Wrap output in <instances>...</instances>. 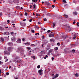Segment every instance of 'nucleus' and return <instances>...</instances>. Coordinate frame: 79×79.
I'll use <instances>...</instances> for the list:
<instances>
[{
  "label": "nucleus",
  "instance_id": "f257e3e1",
  "mask_svg": "<svg viewBox=\"0 0 79 79\" xmlns=\"http://www.w3.org/2000/svg\"><path fill=\"white\" fill-rule=\"evenodd\" d=\"M63 40H62V42H68L70 41V37L69 36H64L63 37Z\"/></svg>",
  "mask_w": 79,
  "mask_h": 79
},
{
  "label": "nucleus",
  "instance_id": "f03ea898",
  "mask_svg": "<svg viewBox=\"0 0 79 79\" xmlns=\"http://www.w3.org/2000/svg\"><path fill=\"white\" fill-rule=\"evenodd\" d=\"M17 52H19L20 53H23L24 52V49L22 47H19L16 51Z\"/></svg>",
  "mask_w": 79,
  "mask_h": 79
},
{
  "label": "nucleus",
  "instance_id": "7ed1b4c3",
  "mask_svg": "<svg viewBox=\"0 0 79 79\" xmlns=\"http://www.w3.org/2000/svg\"><path fill=\"white\" fill-rule=\"evenodd\" d=\"M17 62L18 63H19L20 64L22 65H23V64H24V61L22 60H18L17 61Z\"/></svg>",
  "mask_w": 79,
  "mask_h": 79
},
{
  "label": "nucleus",
  "instance_id": "20e7f679",
  "mask_svg": "<svg viewBox=\"0 0 79 79\" xmlns=\"http://www.w3.org/2000/svg\"><path fill=\"white\" fill-rule=\"evenodd\" d=\"M43 71V70L42 69L40 70H39L38 71V73H39L40 75H42V72Z\"/></svg>",
  "mask_w": 79,
  "mask_h": 79
},
{
  "label": "nucleus",
  "instance_id": "39448f33",
  "mask_svg": "<svg viewBox=\"0 0 79 79\" xmlns=\"http://www.w3.org/2000/svg\"><path fill=\"white\" fill-rule=\"evenodd\" d=\"M13 48L12 47H9L8 48V51H9V52H10H10H11L12 50H13Z\"/></svg>",
  "mask_w": 79,
  "mask_h": 79
},
{
  "label": "nucleus",
  "instance_id": "423d86ee",
  "mask_svg": "<svg viewBox=\"0 0 79 79\" xmlns=\"http://www.w3.org/2000/svg\"><path fill=\"white\" fill-rule=\"evenodd\" d=\"M13 2L14 3H19V0H14Z\"/></svg>",
  "mask_w": 79,
  "mask_h": 79
},
{
  "label": "nucleus",
  "instance_id": "0eeeda50",
  "mask_svg": "<svg viewBox=\"0 0 79 79\" xmlns=\"http://www.w3.org/2000/svg\"><path fill=\"white\" fill-rule=\"evenodd\" d=\"M14 57H15V59H18L19 58H20V56H18V55H14L13 56Z\"/></svg>",
  "mask_w": 79,
  "mask_h": 79
},
{
  "label": "nucleus",
  "instance_id": "6e6552de",
  "mask_svg": "<svg viewBox=\"0 0 79 79\" xmlns=\"http://www.w3.org/2000/svg\"><path fill=\"white\" fill-rule=\"evenodd\" d=\"M17 43H18V44H20V43L21 42V40L20 39H18L17 41Z\"/></svg>",
  "mask_w": 79,
  "mask_h": 79
},
{
  "label": "nucleus",
  "instance_id": "1a4fd4ad",
  "mask_svg": "<svg viewBox=\"0 0 79 79\" xmlns=\"http://www.w3.org/2000/svg\"><path fill=\"white\" fill-rule=\"evenodd\" d=\"M8 45L9 46H13V43H12L11 42H9V43H8Z\"/></svg>",
  "mask_w": 79,
  "mask_h": 79
},
{
  "label": "nucleus",
  "instance_id": "9d476101",
  "mask_svg": "<svg viewBox=\"0 0 79 79\" xmlns=\"http://www.w3.org/2000/svg\"><path fill=\"white\" fill-rule=\"evenodd\" d=\"M66 28H67V30H69V32H70V31H71V29L69 28V27L68 26H66Z\"/></svg>",
  "mask_w": 79,
  "mask_h": 79
},
{
  "label": "nucleus",
  "instance_id": "9b49d317",
  "mask_svg": "<svg viewBox=\"0 0 79 79\" xmlns=\"http://www.w3.org/2000/svg\"><path fill=\"white\" fill-rule=\"evenodd\" d=\"M0 40L1 42H3L4 41V39L2 37H1L0 38Z\"/></svg>",
  "mask_w": 79,
  "mask_h": 79
},
{
  "label": "nucleus",
  "instance_id": "f8f14e48",
  "mask_svg": "<svg viewBox=\"0 0 79 79\" xmlns=\"http://www.w3.org/2000/svg\"><path fill=\"white\" fill-rule=\"evenodd\" d=\"M10 33L8 32H5L3 33V35H9Z\"/></svg>",
  "mask_w": 79,
  "mask_h": 79
},
{
  "label": "nucleus",
  "instance_id": "ddd939ff",
  "mask_svg": "<svg viewBox=\"0 0 79 79\" xmlns=\"http://www.w3.org/2000/svg\"><path fill=\"white\" fill-rule=\"evenodd\" d=\"M49 37H54V35L53 34H50L49 35Z\"/></svg>",
  "mask_w": 79,
  "mask_h": 79
},
{
  "label": "nucleus",
  "instance_id": "4468645a",
  "mask_svg": "<svg viewBox=\"0 0 79 79\" xmlns=\"http://www.w3.org/2000/svg\"><path fill=\"white\" fill-rule=\"evenodd\" d=\"M4 54H7L8 55H10V52H7L6 51H4Z\"/></svg>",
  "mask_w": 79,
  "mask_h": 79
},
{
  "label": "nucleus",
  "instance_id": "2eb2a0df",
  "mask_svg": "<svg viewBox=\"0 0 79 79\" xmlns=\"http://www.w3.org/2000/svg\"><path fill=\"white\" fill-rule=\"evenodd\" d=\"M9 17H11L13 16L12 13H10L9 15H7Z\"/></svg>",
  "mask_w": 79,
  "mask_h": 79
},
{
  "label": "nucleus",
  "instance_id": "dca6fc26",
  "mask_svg": "<svg viewBox=\"0 0 79 79\" xmlns=\"http://www.w3.org/2000/svg\"><path fill=\"white\" fill-rule=\"evenodd\" d=\"M25 45H30V42H27L25 43L24 44Z\"/></svg>",
  "mask_w": 79,
  "mask_h": 79
},
{
  "label": "nucleus",
  "instance_id": "f3484780",
  "mask_svg": "<svg viewBox=\"0 0 79 79\" xmlns=\"http://www.w3.org/2000/svg\"><path fill=\"white\" fill-rule=\"evenodd\" d=\"M44 3L47 5H50V4L49 2H45Z\"/></svg>",
  "mask_w": 79,
  "mask_h": 79
},
{
  "label": "nucleus",
  "instance_id": "a211bd4d",
  "mask_svg": "<svg viewBox=\"0 0 79 79\" xmlns=\"http://www.w3.org/2000/svg\"><path fill=\"white\" fill-rule=\"evenodd\" d=\"M46 15H47V16H51V14H50V13H46Z\"/></svg>",
  "mask_w": 79,
  "mask_h": 79
},
{
  "label": "nucleus",
  "instance_id": "6ab92c4d",
  "mask_svg": "<svg viewBox=\"0 0 79 79\" xmlns=\"http://www.w3.org/2000/svg\"><path fill=\"white\" fill-rule=\"evenodd\" d=\"M74 37H73V39H75L76 38V34H74Z\"/></svg>",
  "mask_w": 79,
  "mask_h": 79
},
{
  "label": "nucleus",
  "instance_id": "aec40b11",
  "mask_svg": "<svg viewBox=\"0 0 79 79\" xmlns=\"http://www.w3.org/2000/svg\"><path fill=\"white\" fill-rule=\"evenodd\" d=\"M39 29V26H35V30H36V31L37 30V29Z\"/></svg>",
  "mask_w": 79,
  "mask_h": 79
},
{
  "label": "nucleus",
  "instance_id": "412c9836",
  "mask_svg": "<svg viewBox=\"0 0 79 79\" xmlns=\"http://www.w3.org/2000/svg\"><path fill=\"white\" fill-rule=\"evenodd\" d=\"M4 59L6 60L5 61V62H6L7 61H8V59H7V57H4Z\"/></svg>",
  "mask_w": 79,
  "mask_h": 79
},
{
  "label": "nucleus",
  "instance_id": "4be33fe9",
  "mask_svg": "<svg viewBox=\"0 0 79 79\" xmlns=\"http://www.w3.org/2000/svg\"><path fill=\"white\" fill-rule=\"evenodd\" d=\"M74 75L76 76V77H79V75H78V74L77 73H76L74 74Z\"/></svg>",
  "mask_w": 79,
  "mask_h": 79
},
{
  "label": "nucleus",
  "instance_id": "5701e85b",
  "mask_svg": "<svg viewBox=\"0 0 79 79\" xmlns=\"http://www.w3.org/2000/svg\"><path fill=\"white\" fill-rule=\"evenodd\" d=\"M73 14L74 15H77V12H73Z\"/></svg>",
  "mask_w": 79,
  "mask_h": 79
},
{
  "label": "nucleus",
  "instance_id": "b1692460",
  "mask_svg": "<svg viewBox=\"0 0 79 79\" xmlns=\"http://www.w3.org/2000/svg\"><path fill=\"white\" fill-rule=\"evenodd\" d=\"M54 49H55V50H58V48L57 47H56L54 48Z\"/></svg>",
  "mask_w": 79,
  "mask_h": 79
},
{
  "label": "nucleus",
  "instance_id": "393cba45",
  "mask_svg": "<svg viewBox=\"0 0 79 79\" xmlns=\"http://www.w3.org/2000/svg\"><path fill=\"white\" fill-rule=\"evenodd\" d=\"M64 3H66L67 2H66V1L65 0H63L62 1Z\"/></svg>",
  "mask_w": 79,
  "mask_h": 79
},
{
  "label": "nucleus",
  "instance_id": "a878e982",
  "mask_svg": "<svg viewBox=\"0 0 79 79\" xmlns=\"http://www.w3.org/2000/svg\"><path fill=\"white\" fill-rule=\"evenodd\" d=\"M9 2L10 3H13V1L11 0H9Z\"/></svg>",
  "mask_w": 79,
  "mask_h": 79
},
{
  "label": "nucleus",
  "instance_id": "bb28decb",
  "mask_svg": "<svg viewBox=\"0 0 79 79\" xmlns=\"http://www.w3.org/2000/svg\"><path fill=\"white\" fill-rule=\"evenodd\" d=\"M52 50L50 49L49 50V51L48 52V53H52Z\"/></svg>",
  "mask_w": 79,
  "mask_h": 79
},
{
  "label": "nucleus",
  "instance_id": "cd10ccee",
  "mask_svg": "<svg viewBox=\"0 0 79 79\" xmlns=\"http://www.w3.org/2000/svg\"><path fill=\"white\" fill-rule=\"evenodd\" d=\"M40 68V65H38L37 66V68L39 69V68Z\"/></svg>",
  "mask_w": 79,
  "mask_h": 79
},
{
  "label": "nucleus",
  "instance_id": "c85d7f7f",
  "mask_svg": "<svg viewBox=\"0 0 79 79\" xmlns=\"http://www.w3.org/2000/svg\"><path fill=\"white\" fill-rule=\"evenodd\" d=\"M52 26H53V27L54 28V27H55V26H56V25L55 23H53Z\"/></svg>",
  "mask_w": 79,
  "mask_h": 79
},
{
  "label": "nucleus",
  "instance_id": "c756f323",
  "mask_svg": "<svg viewBox=\"0 0 79 79\" xmlns=\"http://www.w3.org/2000/svg\"><path fill=\"white\" fill-rule=\"evenodd\" d=\"M55 77H58V74L56 73Z\"/></svg>",
  "mask_w": 79,
  "mask_h": 79
},
{
  "label": "nucleus",
  "instance_id": "7c9ffc66",
  "mask_svg": "<svg viewBox=\"0 0 79 79\" xmlns=\"http://www.w3.org/2000/svg\"><path fill=\"white\" fill-rule=\"evenodd\" d=\"M50 42H53V39H50Z\"/></svg>",
  "mask_w": 79,
  "mask_h": 79
},
{
  "label": "nucleus",
  "instance_id": "2f4dec72",
  "mask_svg": "<svg viewBox=\"0 0 79 79\" xmlns=\"http://www.w3.org/2000/svg\"><path fill=\"white\" fill-rule=\"evenodd\" d=\"M21 7H20V6H19V10H22V9H23L22 7H21Z\"/></svg>",
  "mask_w": 79,
  "mask_h": 79
},
{
  "label": "nucleus",
  "instance_id": "473e14b6",
  "mask_svg": "<svg viewBox=\"0 0 79 79\" xmlns=\"http://www.w3.org/2000/svg\"><path fill=\"white\" fill-rule=\"evenodd\" d=\"M47 43H48V42L46 41H45L44 42V44H47Z\"/></svg>",
  "mask_w": 79,
  "mask_h": 79
},
{
  "label": "nucleus",
  "instance_id": "72a5a7b5",
  "mask_svg": "<svg viewBox=\"0 0 79 79\" xmlns=\"http://www.w3.org/2000/svg\"><path fill=\"white\" fill-rule=\"evenodd\" d=\"M17 60H16V59H14L13 60V61L14 62H16V61H17Z\"/></svg>",
  "mask_w": 79,
  "mask_h": 79
},
{
  "label": "nucleus",
  "instance_id": "f704fd0d",
  "mask_svg": "<svg viewBox=\"0 0 79 79\" xmlns=\"http://www.w3.org/2000/svg\"><path fill=\"white\" fill-rule=\"evenodd\" d=\"M35 35H39V33H37L35 34Z\"/></svg>",
  "mask_w": 79,
  "mask_h": 79
},
{
  "label": "nucleus",
  "instance_id": "c9c22d12",
  "mask_svg": "<svg viewBox=\"0 0 79 79\" xmlns=\"http://www.w3.org/2000/svg\"><path fill=\"white\" fill-rule=\"evenodd\" d=\"M31 46H32V47H35V45L34 44H31Z\"/></svg>",
  "mask_w": 79,
  "mask_h": 79
},
{
  "label": "nucleus",
  "instance_id": "e433bc0d",
  "mask_svg": "<svg viewBox=\"0 0 79 79\" xmlns=\"http://www.w3.org/2000/svg\"><path fill=\"white\" fill-rule=\"evenodd\" d=\"M35 4H34L33 5V8H34V9H35Z\"/></svg>",
  "mask_w": 79,
  "mask_h": 79
},
{
  "label": "nucleus",
  "instance_id": "4c0bfd02",
  "mask_svg": "<svg viewBox=\"0 0 79 79\" xmlns=\"http://www.w3.org/2000/svg\"><path fill=\"white\" fill-rule=\"evenodd\" d=\"M44 19V21H47V19H46V18Z\"/></svg>",
  "mask_w": 79,
  "mask_h": 79
},
{
  "label": "nucleus",
  "instance_id": "58836bf2",
  "mask_svg": "<svg viewBox=\"0 0 79 79\" xmlns=\"http://www.w3.org/2000/svg\"><path fill=\"white\" fill-rule=\"evenodd\" d=\"M31 32H32L33 33H34V32H35L34 31V30H31Z\"/></svg>",
  "mask_w": 79,
  "mask_h": 79
},
{
  "label": "nucleus",
  "instance_id": "ea45409f",
  "mask_svg": "<svg viewBox=\"0 0 79 79\" xmlns=\"http://www.w3.org/2000/svg\"><path fill=\"white\" fill-rule=\"evenodd\" d=\"M57 45H58L59 46H60V43H58L57 44Z\"/></svg>",
  "mask_w": 79,
  "mask_h": 79
},
{
  "label": "nucleus",
  "instance_id": "a19ab883",
  "mask_svg": "<svg viewBox=\"0 0 79 79\" xmlns=\"http://www.w3.org/2000/svg\"><path fill=\"white\" fill-rule=\"evenodd\" d=\"M40 16V14L39 15L38 14H36V16Z\"/></svg>",
  "mask_w": 79,
  "mask_h": 79
},
{
  "label": "nucleus",
  "instance_id": "79ce46f5",
  "mask_svg": "<svg viewBox=\"0 0 79 79\" xmlns=\"http://www.w3.org/2000/svg\"><path fill=\"white\" fill-rule=\"evenodd\" d=\"M25 16H27V12H26L25 13Z\"/></svg>",
  "mask_w": 79,
  "mask_h": 79
},
{
  "label": "nucleus",
  "instance_id": "37998d69",
  "mask_svg": "<svg viewBox=\"0 0 79 79\" xmlns=\"http://www.w3.org/2000/svg\"><path fill=\"white\" fill-rule=\"evenodd\" d=\"M51 32V31L50 30H48L47 31V32H48V33H49V32Z\"/></svg>",
  "mask_w": 79,
  "mask_h": 79
},
{
  "label": "nucleus",
  "instance_id": "c03bdc74",
  "mask_svg": "<svg viewBox=\"0 0 79 79\" xmlns=\"http://www.w3.org/2000/svg\"><path fill=\"white\" fill-rule=\"evenodd\" d=\"M55 78H56V77L55 76H54L53 77L52 79H55Z\"/></svg>",
  "mask_w": 79,
  "mask_h": 79
},
{
  "label": "nucleus",
  "instance_id": "a18cd8bd",
  "mask_svg": "<svg viewBox=\"0 0 79 79\" xmlns=\"http://www.w3.org/2000/svg\"><path fill=\"white\" fill-rule=\"evenodd\" d=\"M33 2H36V0H32Z\"/></svg>",
  "mask_w": 79,
  "mask_h": 79
},
{
  "label": "nucleus",
  "instance_id": "49530a36",
  "mask_svg": "<svg viewBox=\"0 0 79 79\" xmlns=\"http://www.w3.org/2000/svg\"><path fill=\"white\" fill-rule=\"evenodd\" d=\"M79 23H78L77 24V26H78V27H79Z\"/></svg>",
  "mask_w": 79,
  "mask_h": 79
},
{
  "label": "nucleus",
  "instance_id": "de8ad7c7",
  "mask_svg": "<svg viewBox=\"0 0 79 79\" xmlns=\"http://www.w3.org/2000/svg\"><path fill=\"white\" fill-rule=\"evenodd\" d=\"M32 19H30V20H29V22H32Z\"/></svg>",
  "mask_w": 79,
  "mask_h": 79
},
{
  "label": "nucleus",
  "instance_id": "09e8293b",
  "mask_svg": "<svg viewBox=\"0 0 79 79\" xmlns=\"http://www.w3.org/2000/svg\"><path fill=\"white\" fill-rule=\"evenodd\" d=\"M16 70V68H14L13 69V71H15Z\"/></svg>",
  "mask_w": 79,
  "mask_h": 79
},
{
  "label": "nucleus",
  "instance_id": "8fccbe9b",
  "mask_svg": "<svg viewBox=\"0 0 79 79\" xmlns=\"http://www.w3.org/2000/svg\"><path fill=\"white\" fill-rule=\"evenodd\" d=\"M6 75H8L9 74V73L7 72V73H6Z\"/></svg>",
  "mask_w": 79,
  "mask_h": 79
},
{
  "label": "nucleus",
  "instance_id": "3c124183",
  "mask_svg": "<svg viewBox=\"0 0 79 79\" xmlns=\"http://www.w3.org/2000/svg\"><path fill=\"white\" fill-rule=\"evenodd\" d=\"M27 49H28V50H31V48H30L29 47H28Z\"/></svg>",
  "mask_w": 79,
  "mask_h": 79
},
{
  "label": "nucleus",
  "instance_id": "603ef678",
  "mask_svg": "<svg viewBox=\"0 0 79 79\" xmlns=\"http://www.w3.org/2000/svg\"><path fill=\"white\" fill-rule=\"evenodd\" d=\"M54 60V57H52V60L53 61Z\"/></svg>",
  "mask_w": 79,
  "mask_h": 79
},
{
  "label": "nucleus",
  "instance_id": "864d4df0",
  "mask_svg": "<svg viewBox=\"0 0 79 79\" xmlns=\"http://www.w3.org/2000/svg\"><path fill=\"white\" fill-rule=\"evenodd\" d=\"M7 22L8 23H10V20H7Z\"/></svg>",
  "mask_w": 79,
  "mask_h": 79
},
{
  "label": "nucleus",
  "instance_id": "5fc2aeb1",
  "mask_svg": "<svg viewBox=\"0 0 79 79\" xmlns=\"http://www.w3.org/2000/svg\"><path fill=\"white\" fill-rule=\"evenodd\" d=\"M52 8H54L55 7V5H52Z\"/></svg>",
  "mask_w": 79,
  "mask_h": 79
},
{
  "label": "nucleus",
  "instance_id": "6e6d98bb",
  "mask_svg": "<svg viewBox=\"0 0 79 79\" xmlns=\"http://www.w3.org/2000/svg\"><path fill=\"white\" fill-rule=\"evenodd\" d=\"M25 40V39L24 38H23L22 39V40H23V41H24Z\"/></svg>",
  "mask_w": 79,
  "mask_h": 79
},
{
  "label": "nucleus",
  "instance_id": "4d7b16f0",
  "mask_svg": "<svg viewBox=\"0 0 79 79\" xmlns=\"http://www.w3.org/2000/svg\"><path fill=\"white\" fill-rule=\"evenodd\" d=\"M32 58H33V59H35V56H33Z\"/></svg>",
  "mask_w": 79,
  "mask_h": 79
},
{
  "label": "nucleus",
  "instance_id": "13d9d810",
  "mask_svg": "<svg viewBox=\"0 0 79 79\" xmlns=\"http://www.w3.org/2000/svg\"><path fill=\"white\" fill-rule=\"evenodd\" d=\"M72 52H75V50H74V49L72 50Z\"/></svg>",
  "mask_w": 79,
  "mask_h": 79
},
{
  "label": "nucleus",
  "instance_id": "bf43d9fd",
  "mask_svg": "<svg viewBox=\"0 0 79 79\" xmlns=\"http://www.w3.org/2000/svg\"><path fill=\"white\" fill-rule=\"evenodd\" d=\"M73 24H75L76 23V22L74 21V22H73Z\"/></svg>",
  "mask_w": 79,
  "mask_h": 79
},
{
  "label": "nucleus",
  "instance_id": "052dcab7",
  "mask_svg": "<svg viewBox=\"0 0 79 79\" xmlns=\"http://www.w3.org/2000/svg\"><path fill=\"white\" fill-rule=\"evenodd\" d=\"M2 62L0 61V64H2Z\"/></svg>",
  "mask_w": 79,
  "mask_h": 79
},
{
  "label": "nucleus",
  "instance_id": "680f3d73",
  "mask_svg": "<svg viewBox=\"0 0 79 79\" xmlns=\"http://www.w3.org/2000/svg\"><path fill=\"white\" fill-rule=\"evenodd\" d=\"M30 8H32V5H30Z\"/></svg>",
  "mask_w": 79,
  "mask_h": 79
},
{
  "label": "nucleus",
  "instance_id": "e2e57ef3",
  "mask_svg": "<svg viewBox=\"0 0 79 79\" xmlns=\"http://www.w3.org/2000/svg\"><path fill=\"white\" fill-rule=\"evenodd\" d=\"M11 34H14V32H11Z\"/></svg>",
  "mask_w": 79,
  "mask_h": 79
},
{
  "label": "nucleus",
  "instance_id": "0e129e2a",
  "mask_svg": "<svg viewBox=\"0 0 79 79\" xmlns=\"http://www.w3.org/2000/svg\"><path fill=\"white\" fill-rule=\"evenodd\" d=\"M43 39H44V35H43L42 36Z\"/></svg>",
  "mask_w": 79,
  "mask_h": 79
},
{
  "label": "nucleus",
  "instance_id": "69168bd1",
  "mask_svg": "<svg viewBox=\"0 0 79 79\" xmlns=\"http://www.w3.org/2000/svg\"><path fill=\"white\" fill-rule=\"evenodd\" d=\"M52 76H54V74H52Z\"/></svg>",
  "mask_w": 79,
  "mask_h": 79
},
{
  "label": "nucleus",
  "instance_id": "338daca9",
  "mask_svg": "<svg viewBox=\"0 0 79 79\" xmlns=\"http://www.w3.org/2000/svg\"><path fill=\"white\" fill-rule=\"evenodd\" d=\"M75 34H76V35H78V33H75Z\"/></svg>",
  "mask_w": 79,
  "mask_h": 79
},
{
  "label": "nucleus",
  "instance_id": "774afa93",
  "mask_svg": "<svg viewBox=\"0 0 79 79\" xmlns=\"http://www.w3.org/2000/svg\"><path fill=\"white\" fill-rule=\"evenodd\" d=\"M26 21V19H24L23 20V21Z\"/></svg>",
  "mask_w": 79,
  "mask_h": 79
}]
</instances>
